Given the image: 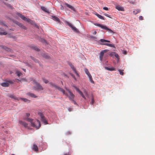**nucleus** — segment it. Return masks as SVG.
<instances>
[{"label": "nucleus", "mask_w": 155, "mask_h": 155, "mask_svg": "<svg viewBox=\"0 0 155 155\" xmlns=\"http://www.w3.org/2000/svg\"><path fill=\"white\" fill-rule=\"evenodd\" d=\"M16 82L18 83L21 81V80H19V79H16Z\"/></svg>", "instance_id": "603ef678"}, {"label": "nucleus", "mask_w": 155, "mask_h": 155, "mask_svg": "<svg viewBox=\"0 0 155 155\" xmlns=\"http://www.w3.org/2000/svg\"><path fill=\"white\" fill-rule=\"evenodd\" d=\"M8 82L10 83V81H8Z\"/></svg>", "instance_id": "0e129e2a"}, {"label": "nucleus", "mask_w": 155, "mask_h": 155, "mask_svg": "<svg viewBox=\"0 0 155 155\" xmlns=\"http://www.w3.org/2000/svg\"><path fill=\"white\" fill-rule=\"evenodd\" d=\"M108 51V50H104L101 51L100 53L99 58L101 61H102L103 59V56L104 55V53L107 52Z\"/></svg>", "instance_id": "1a4fd4ad"}, {"label": "nucleus", "mask_w": 155, "mask_h": 155, "mask_svg": "<svg viewBox=\"0 0 155 155\" xmlns=\"http://www.w3.org/2000/svg\"><path fill=\"white\" fill-rule=\"evenodd\" d=\"M67 92H65V94L66 96L68 97L69 100L72 101V102L74 104H77L76 102L74 100V95L71 92L69 89H66Z\"/></svg>", "instance_id": "f03ea898"}, {"label": "nucleus", "mask_w": 155, "mask_h": 155, "mask_svg": "<svg viewBox=\"0 0 155 155\" xmlns=\"http://www.w3.org/2000/svg\"><path fill=\"white\" fill-rule=\"evenodd\" d=\"M16 74L18 77H19L22 74L20 72L18 71H16Z\"/></svg>", "instance_id": "2f4dec72"}, {"label": "nucleus", "mask_w": 155, "mask_h": 155, "mask_svg": "<svg viewBox=\"0 0 155 155\" xmlns=\"http://www.w3.org/2000/svg\"><path fill=\"white\" fill-rule=\"evenodd\" d=\"M51 17H52V19L53 20L56 21L58 22V23L60 22V21L59 19L57 16H55L54 15H52Z\"/></svg>", "instance_id": "ddd939ff"}, {"label": "nucleus", "mask_w": 155, "mask_h": 155, "mask_svg": "<svg viewBox=\"0 0 155 155\" xmlns=\"http://www.w3.org/2000/svg\"><path fill=\"white\" fill-rule=\"evenodd\" d=\"M97 33V32L96 31H95L93 32V34L94 35H95Z\"/></svg>", "instance_id": "864d4df0"}, {"label": "nucleus", "mask_w": 155, "mask_h": 155, "mask_svg": "<svg viewBox=\"0 0 155 155\" xmlns=\"http://www.w3.org/2000/svg\"><path fill=\"white\" fill-rule=\"evenodd\" d=\"M15 24L18 25L19 27L25 30L27 29V28L22 23H20L18 21L15 22Z\"/></svg>", "instance_id": "f8f14e48"}, {"label": "nucleus", "mask_w": 155, "mask_h": 155, "mask_svg": "<svg viewBox=\"0 0 155 155\" xmlns=\"http://www.w3.org/2000/svg\"><path fill=\"white\" fill-rule=\"evenodd\" d=\"M64 8L61 5V9L63 10Z\"/></svg>", "instance_id": "5fc2aeb1"}, {"label": "nucleus", "mask_w": 155, "mask_h": 155, "mask_svg": "<svg viewBox=\"0 0 155 155\" xmlns=\"http://www.w3.org/2000/svg\"><path fill=\"white\" fill-rule=\"evenodd\" d=\"M1 85L3 87H7L8 86L9 84L8 82H4L1 83Z\"/></svg>", "instance_id": "a211bd4d"}, {"label": "nucleus", "mask_w": 155, "mask_h": 155, "mask_svg": "<svg viewBox=\"0 0 155 155\" xmlns=\"http://www.w3.org/2000/svg\"><path fill=\"white\" fill-rule=\"evenodd\" d=\"M96 25H97L98 26L100 27L101 26V25L99 24H97Z\"/></svg>", "instance_id": "8fccbe9b"}, {"label": "nucleus", "mask_w": 155, "mask_h": 155, "mask_svg": "<svg viewBox=\"0 0 155 155\" xmlns=\"http://www.w3.org/2000/svg\"><path fill=\"white\" fill-rule=\"evenodd\" d=\"M21 99L23 100V101L25 102H27L28 103H29L30 102V101L29 100H28L26 98H21Z\"/></svg>", "instance_id": "7c9ffc66"}, {"label": "nucleus", "mask_w": 155, "mask_h": 155, "mask_svg": "<svg viewBox=\"0 0 155 155\" xmlns=\"http://www.w3.org/2000/svg\"><path fill=\"white\" fill-rule=\"evenodd\" d=\"M88 77L89 78V80L90 82L92 84H94V82L92 78L91 74L88 76Z\"/></svg>", "instance_id": "b1692460"}, {"label": "nucleus", "mask_w": 155, "mask_h": 155, "mask_svg": "<svg viewBox=\"0 0 155 155\" xmlns=\"http://www.w3.org/2000/svg\"><path fill=\"white\" fill-rule=\"evenodd\" d=\"M26 116L24 117V119L31 123V126L37 129H39L41 126L40 121L38 120H33L29 118L30 114L26 113Z\"/></svg>", "instance_id": "f257e3e1"}, {"label": "nucleus", "mask_w": 155, "mask_h": 155, "mask_svg": "<svg viewBox=\"0 0 155 155\" xmlns=\"http://www.w3.org/2000/svg\"><path fill=\"white\" fill-rule=\"evenodd\" d=\"M7 34V33L6 32H4L3 29L1 28H0V35H5Z\"/></svg>", "instance_id": "2eb2a0df"}, {"label": "nucleus", "mask_w": 155, "mask_h": 155, "mask_svg": "<svg viewBox=\"0 0 155 155\" xmlns=\"http://www.w3.org/2000/svg\"><path fill=\"white\" fill-rule=\"evenodd\" d=\"M42 41V42H45V43H46V41H45V40H44V39L42 40V41Z\"/></svg>", "instance_id": "13d9d810"}, {"label": "nucleus", "mask_w": 155, "mask_h": 155, "mask_svg": "<svg viewBox=\"0 0 155 155\" xmlns=\"http://www.w3.org/2000/svg\"><path fill=\"white\" fill-rule=\"evenodd\" d=\"M27 94L30 97H32L36 98L37 97L36 95H35V94L31 93H27Z\"/></svg>", "instance_id": "aec40b11"}, {"label": "nucleus", "mask_w": 155, "mask_h": 155, "mask_svg": "<svg viewBox=\"0 0 155 155\" xmlns=\"http://www.w3.org/2000/svg\"><path fill=\"white\" fill-rule=\"evenodd\" d=\"M42 80H43V81L45 84H47V83H48V80H47L46 79H45L44 78H43Z\"/></svg>", "instance_id": "f704fd0d"}, {"label": "nucleus", "mask_w": 155, "mask_h": 155, "mask_svg": "<svg viewBox=\"0 0 155 155\" xmlns=\"http://www.w3.org/2000/svg\"><path fill=\"white\" fill-rule=\"evenodd\" d=\"M100 41L102 43L100 44L101 45H105L109 47L115 48V47L114 45L105 43V42H110V41H109L104 39H101Z\"/></svg>", "instance_id": "423d86ee"}, {"label": "nucleus", "mask_w": 155, "mask_h": 155, "mask_svg": "<svg viewBox=\"0 0 155 155\" xmlns=\"http://www.w3.org/2000/svg\"><path fill=\"white\" fill-rule=\"evenodd\" d=\"M41 9L43 10V11H44L45 12H48V10L47 9V8H45V7H43V6H41Z\"/></svg>", "instance_id": "bb28decb"}, {"label": "nucleus", "mask_w": 155, "mask_h": 155, "mask_svg": "<svg viewBox=\"0 0 155 155\" xmlns=\"http://www.w3.org/2000/svg\"><path fill=\"white\" fill-rule=\"evenodd\" d=\"M96 25H97L98 26L100 27L101 26V25L99 24H97Z\"/></svg>", "instance_id": "3c124183"}, {"label": "nucleus", "mask_w": 155, "mask_h": 155, "mask_svg": "<svg viewBox=\"0 0 155 155\" xmlns=\"http://www.w3.org/2000/svg\"><path fill=\"white\" fill-rule=\"evenodd\" d=\"M50 86L52 87H54L56 89H57L60 91L62 92L63 94H65V91L62 88L57 86L56 84L52 82H50L49 83Z\"/></svg>", "instance_id": "39448f33"}, {"label": "nucleus", "mask_w": 155, "mask_h": 155, "mask_svg": "<svg viewBox=\"0 0 155 155\" xmlns=\"http://www.w3.org/2000/svg\"><path fill=\"white\" fill-rule=\"evenodd\" d=\"M19 124L20 125L24 126L25 127L29 128L28 126V124L24 121H22L21 120H19Z\"/></svg>", "instance_id": "9d476101"}, {"label": "nucleus", "mask_w": 155, "mask_h": 155, "mask_svg": "<svg viewBox=\"0 0 155 155\" xmlns=\"http://www.w3.org/2000/svg\"><path fill=\"white\" fill-rule=\"evenodd\" d=\"M94 102V101L93 98L91 99V101L90 102V104H93Z\"/></svg>", "instance_id": "e433bc0d"}, {"label": "nucleus", "mask_w": 155, "mask_h": 155, "mask_svg": "<svg viewBox=\"0 0 155 155\" xmlns=\"http://www.w3.org/2000/svg\"><path fill=\"white\" fill-rule=\"evenodd\" d=\"M31 58L32 60H33L35 62L39 64V65H40L39 61L36 59L34 58V57L31 56Z\"/></svg>", "instance_id": "5701e85b"}, {"label": "nucleus", "mask_w": 155, "mask_h": 155, "mask_svg": "<svg viewBox=\"0 0 155 155\" xmlns=\"http://www.w3.org/2000/svg\"><path fill=\"white\" fill-rule=\"evenodd\" d=\"M69 65L70 66V67H71V68H72V70L74 71L75 73L76 74V75L77 76L79 77V74L77 72V71L76 70L75 68L74 67L73 65H72V64L71 63H69Z\"/></svg>", "instance_id": "9b49d317"}, {"label": "nucleus", "mask_w": 155, "mask_h": 155, "mask_svg": "<svg viewBox=\"0 0 155 155\" xmlns=\"http://www.w3.org/2000/svg\"><path fill=\"white\" fill-rule=\"evenodd\" d=\"M21 80H24V81H25V79H23V78H22Z\"/></svg>", "instance_id": "680f3d73"}, {"label": "nucleus", "mask_w": 155, "mask_h": 155, "mask_svg": "<svg viewBox=\"0 0 155 155\" xmlns=\"http://www.w3.org/2000/svg\"><path fill=\"white\" fill-rule=\"evenodd\" d=\"M33 83L35 85L33 89L36 91L42 90L43 89V87L38 83L35 80L33 81Z\"/></svg>", "instance_id": "20e7f679"}, {"label": "nucleus", "mask_w": 155, "mask_h": 155, "mask_svg": "<svg viewBox=\"0 0 155 155\" xmlns=\"http://www.w3.org/2000/svg\"><path fill=\"white\" fill-rule=\"evenodd\" d=\"M10 84H12L13 83V81H10Z\"/></svg>", "instance_id": "bf43d9fd"}, {"label": "nucleus", "mask_w": 155, "mask_h": 155, "mask_svg": "<svg viewBox=\"0 0 155 155\" xmlns=\"http://www.w3.org/2000/svg\"><path fill=\"white\" fill-rule=\"evenodd\" d=\"M96 15L97 16V17L98 18H99L100 19H103V20H104V17L103 16H102V15H100L97 13L96 14Z\"/></svg>", "instance_id": "cd10ccee"}, {"label": "nucleus", "mask_w": 155, "mask_h": 155, "mask_svg": "<svg viewBox=\"0 0 155 155\" xmlns=\"http://www.w3.org/2000/svg\"><path fill=\"white\" fill-rule=\"evenodd\" d=\"M32 149L34 150L35 151L37 152L38 151V146L35 144H33Z\"/></svg>", "instance_id": "f3484780"}, {"label": "nucleus", "mask_w": 155, "mask_h": 155, "mask_svg": "<svg viewBox=\"0 0 155 155\" xmlns=\"http://www.w3.org/2000/svg\"><path fill=\"white\" fill-rule=\"evenodd\" d=\"M10 98H14V99H15V97L13 95H10Z\"/></svg>", "instance_id": "49530a36"}, {"label": "nucleus", "mask_w": 155, "mask_h": 155, "mask_svg": "<svg viewBox=\"0 0 155 155\" xmlns=\"http://www.w3.org/2000/svg\"><path fill=\"white\" fill-rule=\"evenodd\" d=\"M12 38L13 39V40L15 39L16 38V37L15 36H14L13 35H10V38Z\"/></svg>", "instance_id": "79ce46f5"}, {"label": "nucleus", "mask_w": 155, "mask_h": 155, "mask_svg": "<svg viewBox=\"0 0 155 155\" xmlns=\"http://www.w3.org/2000/svg\"><path fill=\"white\" fill-rule=\"evenodd\" d=\"M140 9H137L135 10V11H133V13L134 14H137L138 13H139L140 12Z\"/></svg>", "instance_id": "393cba45"}, {"label": "nucleus", "mask_w": 155, "mask_h": 155, "mask_svg": "<svg viewBox=\"0 0 155 155\" xmlns=\"http://www.w3.org/2000/svg\"><path fill=\"white\" fill-rule=\"evenodd\" d=\"M139 19L140 20H142L143 19V17L142 16H140L139 17Z\"/></svg>", "instance_id": "a18cd8bd"}, {"label": "nucleus", "mask_w": 155, "mask_h": 155, "mask_svg": "<svg viewBox=\"0 0 155 155\" xmlns=\"http://www.w3.org/2000/svg\"><path fill=\"white\" fill-rule=\"evenodd\" d=\"M3 3H4V4L6 5V6L7 7H10V5L9 4H8L7 3H6L5 2H3Z\"/></svg>", "instance_id": "a19ab883"}, {"label": "nucleus", "mask_w": 155, "mask_h": 155, "mask_svg": "<svg viewBox=\"0 0 155 155\" xmlns=\"http://www.w3.org/2000/svg\"><path fill=\"white\" fill-rule=\"evenodd\" d=\"M33 49L35 50L38 51L39 50V49L37 48L36 47L34 46L32 47Z\"/></svg>", "instance_id": "58836bf2"}, {"label": "nucleus", "mask_w": 155, "mask_h": 155, "mask_svg": "<svg viewBox=\"0 0 155 155\" xmlns=\"http://www.w3.org/2000/svg\"><path fill=\"white\" fill-rule=\"evenodd\" d=\"M38 114L40 117L41 120V121L45 124H48L47 121L42 113L41 112H39L38 113Z\"/></svg>", "instance_id": "0eeeda50"}, {"label": "nucleus", "mask_w": 155, "mask_h": 155, "mask_svg": "<svg viewBox=\"0 0 155 155\" xmlns=\"http://www.w3.org/2000/svg\"><path fill=\"white\" fill-rule=\"evenodd\" d=\"M118 71H119V73H120V74L121 75H123L124 73V72L122 71H121L120 70V69H119L118 70Z\"/></svg>", "instance_id": "c9c22d12"}, {"label": "nucleus", "mask_w": 155, "mask_h": 155, "mask_svg": "<svg viewBox=\"0 0 155 155\" xmlns=\"http://www.w3.org/2000/svg\"><path fill=\"white\" fill-rule=\"evenodd\" d=\"M100 27H101L102 29H104L105 30H106V29H107V26H104L102 25H101Z\"/></svg>", "instance_id": "473e14b6"}, {"label": "nucleus", "mask_w": 155, "mask_h": 155, "mask_svg": "<svg viewBox=\"0 0 155 155\" xmlns=\"http://www.w3.org/2000/svg\"><path fill=\"white\" fill-rule=\"evenodd\" d=\"M115 53L114 52H111L110 53V55L111 56H114Z\"/></svg>", "instance_id": "4c0bfd02"}, {"label": "nucleus", "mask_w": 155, "mask_h": 155, "mask_svg": "<svg viewBox=\"0 0 155 155\" xmlns=\"http://www.w3.org/2000/svg\"><path fill=\"white\" fill-rule=\"evenodd\" d=\"M64 155H69V154H64Z\"/></svg>", "instance_id": "e2e57ef3"}, {"label": "nucleus", "mask_w": 155, "mask_h": 155, "mask_svg": "<svg viewBox=\"0 0 155 155\" xmlns=\"http://www.w3.org/2000/svg\"><path fill=\"white\" fill-rule=\"evenodd\" d=\"M41 55L43 57L45 58L46 59H48L50 58V57L46 53H42L41 54Z\"/></svg>", "instance_id": "412c9836"}, {"label": "nucleus", "mask_w": 155, "mask_h": 155, "mask_svg": "<svg viewBox=\"0 0 155 155\" xmlns=\"http://www.w3.org/2000/svg\"><path fill=\"white\" fill-rule=\"evenodd\" d=\"M123 54H127V52L126 51H124L123 52Z\"/></svg>", "instance_id": "09e8293b"}, {"label": "nucleus", "mask_w": 155, "mask_h": 155, "mask_svg": "<svg viewBox=\"0 0 155 155\" xmlns=\"http://www.w3.org/2000/svg\"><path fill=\"white\" fill-rule=\"evenodd\" d=\"M114 56L118 59L119 58V56L116 53H115Z\"/></svg>", "instance_id": "ea45409f"}, {"label": "nucleus", "mask_w": 155, "mask_h": 155, "mask_svg": "<svg viewBox=\"0 0 155 155\" xmlns=\"http://www.w3.org/2000/svg\"><path fill=\"white\" fill-rule=\"evenodd\" d=\"M2 47L3 49L5 50L6 51H8L9 50V48L5 46H2Z\"/></svg>", "instance_id": "a878e982"}, {"label": "nucleus", "mask_w": 155, "mask_h": 155, "mask_svg": "<svg viewBox=\"0 0 155 155\" xmlns=\"http://www.w3.org/2000/svg\"><path fill=\"white\" fill-rule=\"evenodd\" d=\"M66 23L69 26L72 28V30L74 31V32L77 33L79 32V31L78 30V29L75 27L71 23H70L68 21L66 22Z\"/></svg>", "instance_id": "6e6552de"}, {"label": "nucleus", "mask_w": 155, "mask_h": 155, "mask_svg": "<svg viewBox=\"0 0 155 155\" xmlns=\"http://www.w3.org/2000/svg\"><path fill=\"white\" fill-rule=\"evenodd\" d=\"M10 8H11V6H10Z\"/></svg>", "instance_id": "338daca9"}, {"label": "nucleus", "mask_w": 155, "mask_h": 155, "mask_svg": "<svg viewBox=\"0 0 155 155\" xmlns=\"http://www.w3.org/2000/svg\"><path fill=\"white\" fill-rule=\"evenodd\" d=\"M0 24H1V25L5 26L6 27H7L5 23V22L4 21H0Z\"/></svg>", "instance_id": "c85d7f7f"}, {"label": "nucleus", "mask_w": 155, "mask_h": 155, "mask_svg": "<svg viewBox=\"0 0 155 155\" xmlns=\"http://www.w3.org/2000/svg\"><path fill=\"white\" fill-rule=\"evenodd\" d=\"M84 93L86 95H87V91L85 90L84 91Z\"/></svg>", "instance_id": "de8ad7c7"}, {"label": "nucleus", "mask_w": 155, "mask_h": 155, "mask_svg": "<svg viewBox=\"0 0 155 155\" xmlns=\"http://www.w3.org/2000/svg\"><path fill=\"white\" fill-rule=\"evenodd\" d=\"M105 68L106 69L110 71H113L115 70V69L113 67H112L111 68H109L108 67H105Z\"/></svg>", "instance_id": "4be33fe9"}, {"label": "nucleus", "mask_w": 155, "mask_h": 155, "mask_svg": "<svg viewBox=\"0 0 155 155\" xmlns=\"http://www.w3.org/2000/svg\"><path fill=\"white\" fill-rule=\"evenodd\" d=\"M71 76L75 79L76 80V78L74 76V75H73L72 74H71Z\"/></svg>", "instance_id": "6e6d98bb"}, {"label": "nucleus", "mask_w": 155, "mask_h": 155, "mask_svg": "<svg viewBox=\"0 0 155 155\" xmlns=\"http://www.w3.org/2000/svg\"><path fill=\"white\" fill-rule=\"evenodd\" d=\"M106 30L110 33H114V32L111 29L108 28L107 27V29H106Z\"/></svg>", "instance_id": "72a5a7b5"}, {"label": "nucleus", "mask_w": 155, "mask_h": 155, "mask_svg": "<svg viewBox=\"0 0 155 155\" xmlns=\"http://www.w3.org/2000/svg\"><path fill=\"white\" fill-rule=\"evenodd\" d=\"M71 76L75 79L76 80V78L74 76V75H73L72 74H71Z\"/></svg>", "instance_id": "4d7b16f0"}, {"label": "nucleus", "mask_w": 155, "mask_h": 155, "mask_svg": "<svg viewBox=\"0 0 155 155\" xmlns=\"http://www.w3.org/2000/svg\"><path fill=\"white\" fill-rule=\"evenodd\" d=\"M23 70L25 72H26V70L25 69H23Z\"/></svg>", "instance_id": "052dcab7"}, {"label": "nucleus", "mask_w": 155, "mask_h": 155, "mask_svg": "<svg viewBox=\"0 0 155 155\" xmlns=\"http://www.w3.org/2000/svg\"><path fill=\"white\" fill-rule=\"evenodd\" d=\"M104 15H105V16H107V17H109V18H111L110 17V15H108V14H104Z\"/></svg>", "instance_id": "37998d69"}, {"label": "nucleus", "mask_w": 155, "mask_h": 155, "mask_svg": "<svg viewBox=\"0 0 155 155\" xmlns=\"http://www.w3.org/2000/svg\"><path fill=\"white\" fill-rule=\"evenodd\" d=\"M76 90L84 99H86L85 97L84 96L81 91L78 88H76Z\"/></svg>", "instance_id": "6ab92c4d"}, {"label": "nucleus", "mask_w": 155, "mask_h": 155, "mask_svg": "<svg viewBox=\"0 0 155 155\" xmlns=\"http://www.w3.org/2000/svg\"><path fill=\"white\" fill-rule=\"evenodd\" d=\"M115 8L116 9L118 10L119 11H124V8L121 6H120L119 5H117Z\"/></svg>", "instance_id": "dca6fc26"}, {"label": "nucleus", "mask_w": 155, "mask_h": 155, "mask_svg": "<svg viewBox=\"0 0 155 155\" xmlns=\"http://www.w3.org/2000/svg\"><path fill=\"white\" fill-rule=\"evenodd\" d=\"M84 71L86 74L88 76L91 75L90 72L88 71V70L87 69L85 68L84 69Z\"/></svg>", "instance_id": "c756f323"}, {"label": "nucleus", "mask_w": 155, "mask_h": 155, "mask_svg": "<svg viewBox=\"0 0 155 155\" xmlns=\"http://www.w3.org/2000/svg\"><path fill=\"white\" fill-rule=\"evenodd\" d=\"M103 9L107 11L108 10V8L107 7H104L103 8Z\"/></svg>", "instance_id": "c03bdc74"}, {"label": "nucleus", "mask_w": 155, "mask_h": 155, "mask_svg": "<svg viewBox=\"0 0 155 155\" xmlns=\"http://www.w3.org/2000/svg\"><path fill=\"white\" fill-rule=\"evenodd\" d=\"M65 5L68 7L70 8L71 10H73V11H75V9L74 8L73 6H72L68 4L67 3H66L65 4Z\"/></svg>", "instance_id": "4468645a"}, {"label": "nucleus", "mask_w": 155, "mask_h": 155, "mask_svg": "<svg viewBox=\"0 0 155 155\" xmlns=\"http://www.w3.org/2000/svg\"><path fill=\"white\" fill-rule=\"evenodd\" d=\"M12 155H15L14 154H12Z\"/></svg>", "instance_id": "69168bd1"}, {"label": "nucleus", "mask_w": 155, "mask_h": 155, "mask_svg": "<svg viewBox=\"0 0 155 155\" xmlns=\"http://www.w3.org/2000/svg\"><path fill=\"white\" fill-rule=\"evenodd\" d=\"M16 14L18 16L20 17L23 20L27 21L31 25H35L37 28H38V27L36 25L35 22L34 21L30 20L28 18H26L24 16L19 13H17Z\"/></svg>", "instance_id": "7ed1b4c3"}]
</instances>
